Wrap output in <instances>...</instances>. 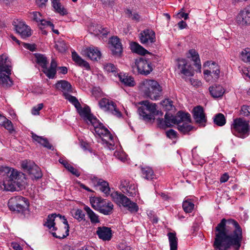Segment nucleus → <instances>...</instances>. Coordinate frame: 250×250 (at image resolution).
Returning <instances> with one entry per match:
<instances>
[{"label":"nucleus","mask_w":250,"mask_h":250,"mask_svg":"<svg viewBox=\"0 0 250 250\" xmlns=\"http://www.w3.org/2000/svg\"><path fill=\"white\" fill-rule=\"evenodd\" d=\"M213 246L215 250H229L231 247L238 250L242 241V229L235 220L223 218L215 229Z\"/></svg>","instance_id":"nucleus-1"},{"label":"nucleus","mask_w":250,"mask_h":250,"mask_svg":"<svg viewBox=\"0 0 250 250\" xmlns=\"http://www.w3.org/2000/svg\"><path fill=\"white\" fill-rule=\"evenodd\" d=\"M58 220L62 221L64 224L63 232H61L60 230L57 232H52V234L54 237L58 238H64L69 235V226L66 219L64 216H62L60 214H52L49 215L47 218V221L44 224V226H46L48 229L53 230H57V228L55 227V221Z\"/></svg>","instance_id":"nucleus-2"},{"label":"nucleus","mask_w":250,"mask_h":250,"mask_svg":"<svg viewBox=\"0 0 250 250\" xmlns=\"http://www.w3.org/2000/svg\"><path fill=\"white\" fill-rule=\"evenodd\" d=\"M139 104H141L138 111L140 117L146 122H149L152 120H154V116L160 115L162 116L163 113L156 109V104L154 103H150L148 101H144Z\"/></svg>","instance_id":"nucleus-3"},{"label":"nucleus","mask_w":250,"mask_h":250,"mask_svg":"<svg viewBox=\"0 0 250 250\" xmlns=\"http://www.w3.org/2000/svg\"><path fill=\"white\" fill-rule=\"evenodd\" d=\"M231 131L235 136L244 139L247 137L250 133V122L243 118L234 119L231 125Z\"/></svg>","instance_id":"nucleus-4"},{"label":"nucleus","mask_w":250,"mask_h":250,"mask_svg":"<svg viewBox=\"0 0 250 250\" xmlns=\"http://www.w3.org/2000/svg\"><path fill=\"white\" fill-rule=\"evenodd\" d=\"M141 89L146 97L153 100L157 99L161 96L162 91L161 86L154 80L144 81Z\"/></svg>","instance_id":"nucleus-5"},{"label":"nucleus","mask_w":250,"mask_h":250,"mask_svg":"<svg viewBox=\"0 0 250 250\" xmlns=\"http://www.w3.org/2000/svg\"><path fill=\"white\" fill-rule=\"evenodd\" d=\"M90 202L94 209L104 215H109L113 212L114 206L109 201L100 197H94L90 198Z\"/></svg>","instance_id":"nucleus-6"},{"label":"nucleus","mask_w":250,"mask_h":250,"mask_svg":"<svg viewBox=\"0 0 250 250\" xmlns=\"http://www.w3.org/2000/svg\"><path fill=\"white\" fill-rule=\"evenodd\" d=\"M112 200L119 206H123L124 207L132 213L137 212L139 210V207L137 204L131 201L124 194L122 193L116 191L112 193L111 195Z\"/></svg>","instance_id":"nucleus-7"},{"label":"nucleus","mask_w":250,"mask_h":250,"mask_svg":"<svg viewBox=\"0 0 250 250\" xmlns=\"http://www.w3.org/2000/svg\"><path fill=\"white\" fill-rule=\"evenodd\" d=\"M8 206L11 211L23 213L27 209L29 203L25 198L17 196L12 197L9 200Z\"/></svg>","instance_id":"nucleus-8"},{"label":"nucleus","mask_w":250,"mask_h":250,"mask_svg":"<svg viewBox=\"0 0 250 250\" xmlns=\"http://www.w3.org/2000/svg\"><path fill=\"white\" fill-rule=\"evenodd\" d=\"M205 66H208L209 69L204 71V78L208 82H216L220 77V70L219 65L214 62L207 61Z\"/></svg>","instance_id":"nucleus-9"},{"label":"nucleus","mask_w":250,"mask_h":250,"mask_svg":"<svg viewBox=\"0 0 250 250\" xmlns=\"http://www.w3.org/2000/svg\"><path fill=\"white\" fill-rule=\"evenodd\" d=\"M132 67L134 73L137 72L146 76L153 70L151 63L143 58L136 59Z\"/></svg>","instance_id":"nucleus-10"},{"label":"nucleus","mask_w":250,"mask_h":250,"mask_svg":"<svg viewBox=\"0 0 250 250\" xmlns=\"http://www.w3.org/2000/svg\"><path fill=\"white\" fill-rule=\"evenodd\" d=\"M21 167L27 171L31 178L39 179L42 177L40 168L35 163L30 160H24L22 162Z\"/></svg>","instance_id":"nucleus-11"},{"label":"nucleus","mask_w":250,"mask_h":250,"mask_svg":"<svg viewBox=\"0 0 250 250\" xmlns=\"http://www.w3.org/2000/svg\"><path fill=\"white\" fill-rule=\"evenodd\" d=\"M100 107L104 111H107L117 117H121L122 114L116 107L115 103L112 101L104 98L99 102Z\"/></svg>","instance_id":"nucleus-12"},{"label":"nucleus","mask_w":250,"mask_h":250,"mask_svg":"<svg viewBox=\"0 0 250 250\" xmlns=\"http://www.w3.org/2000/svg\"><path fill=\"white\" fill-rule=\"evenodd\" d=\"M13 25L16 32L18 33L22 39L27 38L31 36V31L30 27L25 24L24 21L20 20L14 21Z\"/></svg>","instance_id":"nucleus-13"},{"label":"nucleus","mask_w":250,"mask_h":250,"mask_svg":"<svg viewBox=\"0 0 250 250\" xmlns=\"http://www.w3.org/2000/svg\"><path fill=\"white\" fill-rule=\"evenodd\" d=\"M94 131L98 136L102 138V140L106 144H109L110 145H113L110 141H112L113 137L107 128H106L103 124H101L98 127H95Z\"/></svg>","instance_id":"nucleus-14"},{"label":"nucleus","mask_w":250,"mask_h":250,"mask_svg":"<svg viewBox=\"0 0 250 250\" xmlns=\"http://www.w3.org/2000/svg\"><path fill=\"white\" fill-rule=\"evenodd\" d=\"M141 42L146 45H149L156 41L155 33L151 29H146L143 30L139 35Z\"/></svg>","instance_id":"nucleus-15"},{"label":"nucleus","mask_w":250,"mask_h":250,"mask_svg":"<svg viewBox=\"0 0 250 250\" xmlns=\"http://www.w3.org/2000/svg\"><path fill=\"white\" fill-rule=\"evenodd\" d=\"M177 61L178 68L182 74L188 77L193 76L194 71L191 65L188 64L186 59H178Z\"/></svg>","instance_id":"nucleus-16"},{"label":"nucleus","mask_w":250,"mask_h":250,"mask_svg":"<svg viewBox=\"0 0 250 250\" xmlns=\"http://www.w3.org/2000/svg\"><path fill=\"white\" fill-rule=\"evenodd\" d=\"M193 112L195 122L201 126H205L207 119L203 108L201 106H197L193 108Z\"/></svg>","instance_id":"nucleus-17"},{"label":"nucleus","mask_w":250,"mask_h":250,"mask_svg":"<svg viewBox=\"0 0 250 250\" xmlns=\"http://www.w3.org/2000/svg\"><path fill=\"white\" fill-rule=\"evenodd\" d=\"M236 22L241 26L250 25V9L246 8L241 11L236 17Z\"/></svg>","instance_id":"nucleus-18"},{"label":"nucleus","mask_w":250,"mask_h":250,"mask_svg":"<svg viewBox=\"0 0 250 250\" xmlns=\"http://www.w3.org/2000/svg\"><path fill=\"white\" fill-rule=\"evenodd\" d=\"M110 42L112 54L116 57H121L123 52V47L119 38L117 37H113L110 39Z\"/></svg>","instance_id":"nucleus-19"},{"label":"nucleus","mask_w":250,"mask_h":250,"mask_svg":"<svg viewBox=\"0 0 250 250\" xmlns=\"http://www.w3.org/2000/svg\"><path fill=\"white\" fill-rule=\"evenodd\" d=\"M171 124H181L184 122H190V116L188 113H184L179 111L175 116H172L170 114Z\"/></svg>","instance_id":"nucleus-20"},{"label":"nucleus","mask_w":250,"mask_h":250,"mask_svg":"<svg viewBox=\"0 0 250 250\" xmlns=\"http://www.w3.org/2000/svg\"><path fill=\"white\" fill-rule=\"evenodd\" d=\"M11 62L6 55L2 54L0 56V72L11 74Z\"/></svg>","instance_id":"nucleus-21"},{"label":"nucleus","mask_w":250,"mask_h":250,"mask_svg":"<svg viewBox=\"0 0 250 250\" xmlns=\"http://www.w3.org/2000/svg\"><path fill=\"white\" fill-rule=\"evenodd\" d=\"M84 55L93 61H97L101 58V53L96 47H89L84 51Z\"/></svg>","instance_id":"nucleus-22"},{"label":"nucleus","mask_w":250,"mask_h":250,"mask_svg":"<svg viewBox=\"0 0 250 250\" xmlns=\"http://www.w3.org/2000/svg\"><path fill=\"white\" fill-rule=\"evenodd\" d=\"M96 233L99 238L104 241H109L112 237L111 228L106 227H98Z\"/></svg>","instance_id":"nucleus-23"},{"label":"nucleus","mask_w":250,"mask_h":250,"mask_svg":"<svg viewBox=\"0 0 250 250\" xmlns=\"http://www.w3.org/2000/svg\"><path fill=\"white\" fill-rule=\"evenodd\" d=\"M92 180L95 186L100 187V190L106 196L109 194L110 188L107 182L97 177H94Z\"/></svg>","instance_id":"nucleus-24"},{"label":"nucleus","mask_w":250,"mask_h":250,"mask_svg":"<svg viewBox=\"0 0 250 250\" xmlns=\"http://www.w3.org/2000/svg\"><path fill=\"white\" fill-rule=\"evenodd\" d=\"M55 87L63 92L64 96L69 93L72 92V86L70 83L66 81H59L55 84Z\"/></svg>","instance_id":"nucleus-25"},{"label":"nucleus","mask_w":250,"mask_h":250,"mask_svg":"<svg viewBox=\"0 0 250 250\" xmlns=\"http://www.w3.org/2000/svg\"><path fill=\"white\" fill-rule=\"evenodd\" d=\"M209 92L212 97L218 98L222 97L225 93V89L220 84H214L209 87Z\"/></svg>","instance_id":"nucleus-26"},{"label":"nucleus","mask_w":250,"mask_h":250,"mask_svg":"<svg viewBox=\"0 0 250 250\" xmlns=\"http://www.w3.org/2000/svg\"><path fill=\"white\" fill-rule=\"evenodd\" d=\"M57 66V62L54 59H52L49 68H47L46 65L45 67L43 68L42 71L48 78L49 79H53L54 78L56 74Z\"/></svg>","instance_id":"nucleus-27"},{"label":"nucleus","mask_w":250,"mask_h":250,"mask_svg":"<svg viewBox=\"0 0 250 250\" xmlns=\"http://www.w3.org/2000/svg\"><path fill=\"white\" fill-rule=\"evenodd\" d=\"M72 60L77 65L80 67H83L86 70L90 68L89 64L83 60L75 51L72 52Z\"/></svg>","instance_id":"nucleus-28"},{"label":"nucleus","mask_w":250,"mask_h":250,"mask_svg":"<svg viewBox=\"0 0 250 250\" xmlns=\"http://www.w3.org/2000/svg\"><path fill=\"white\" fill-rule=\"evenodd\" d=\"M10 74L5 72H0V85L2 87L8 88L13 84V82L9 77Z\"/></svg>","instance_id":"nucleus-29"},{"label":"nucleus","mask_w":250,"mask_h":250,"mask_svg":"<svg viewBox=\"0 0 250 250\" xmlns=\"http://www.w3.org/2000/svg\"><path fill=\"white\" fill-rule=\"evenodd\" d=\"M32 137L33 140L38 143L41 144L44 147L48 149H51L52 146L49 143L47 139L45 138H43L42 136H39L34 133H31Z\"/></svg>","instance_id":"nucleus-30"},{"label":"nucleus","mask_w":250,"mask_h":250,"mask_svg":"<svg viewBox=\"0 0 250 250\" xmlns=\"http://www.w3.org/2000/svg\"><path fill=\"white\" fill-rule=\"evenodd\" d=\"M21 186L20 183H16V182L7 179L3 180V186L6 190L15 191L17 190V188H20Z\"/></svg>","instance_id":"nucleus-31"},{"label":"nucleus","mask_w":250,"mask_h":250,"mask_svg":"<svg viewBox=\"0 0 250 250\" xmlns=\"http://www.w3.org/2000/svg\"><path fill=\"white\" fill-rule=\"evenodd\" d=\"M188 58H191L192 60L195 62L194 65L199 69L201 68V64L199 54L194 49H190L188 51Z\"/></svg>","instance_id":"nucleus-32"},{"label":"nucleus","mask_w":250,"mask_h":250,"mask_svg":"<svg viewBox=\"0 0 250 250\" xmlns=\"http://www.w3.org/2000/svg\"><path fill=\"white\" fill-rule=\"evenodd\" d=\"M92 224H97L100 222L99 216L96 214L89 207L85 206L83 208Z\"/></svg>","instance_id":"nucleus-33"},{"label":"nucleus","mask_w":250,"mask_h":250,"mask_svg":"<svg viewBox=\"0 0 250 250\" xmlns=\"http://www.w3.org/2000/svg\"><path fill=\"white\" fill-rule=\"evenodd\" d=\"M170 250H177L178 238L175 232H168L167 233Z\"/></svg>","instance_id":"nucleus-34"},{"label":"nucleus","mask_w":250,"mask_h":250,"mask_svg":"<svg viewBox=\"0 0 250 250\" xmlns=\"http://www.w3.org/2000/svg\"><path fill=\"white\" fill-rule=\"evenodd\" d=\"M119 78L120 81L126 86H133L135 84L134 79L130 76L120 74Z\"/></svg>","instance_id":"nucleus-35"},{"label":"nucleus","mask_w":250,"mask_h":250,"mask_svg":"<svg viewBox=\"0 0 250 250\" xmlns=\"http://www.w3.org/2000/svg\"><path fill=\"white\" fill-rule=\"evenodd\" d=\"M130 48L132 52L141 55H145L148 53L143 47L135 42L131 43Z\"/></svg>","instance_id":"nucleus-36"},{"label":"nucleus","mask_w":250,"mask_h":250,"mask_svg":"<svg viewBox=\"0 0 250 250\" xmlns=\"http://www.w3.org/2000/svg\"><path fill=\"white\" fill-rule=\"evenodd\" d=\"M52 6L55 11L61 15H65L67 14V10L62 5L59 0H53L52 1Z\"/></svg>","instance_id":"nucleus-37"},{"label":"nucleus","mask_w":250,"mask_h":250,"mask_svg":"<svg viewBox=\"0 0 250 250\" xmlns=\"http://www.w3.org/2000/svg\"><path fill=\"white\" fill-rule=\"evenodd\" d=\"M59 162L63 165L64 167L72 174L76 176L77 177H79L80 176V174L78 170L75 168L71 165L68 164V163L66 160L61 158L59 160Z\"/></svg>","instance_id":"nucleus-38"},{"label":"nucleus","mask_w":250,"mask_h":250,"mask_svg":"<svg viewBox=\"0 0 250 250\" xmlns=\"http://www.w3.org/2000/svg\"><path fill=\"white\" fill-rule=\"evenodd\" d=\"M170 117V114L167 113L165 115V121H164L162 118H158L157 119V122L159 126L162 128L170 127L171 126V124Z\"/></svg>","instance_id":"nucleus-39"},{"label":"nucleus","mask_w":250,"mask_h":250,"mask_svg":"<svg viewBox=\"0 0 250 250\" xmlns=\"http://www.w3.org/2000/svg\"><path fill=\"white\" fill-rule=\"evenodd\" d=\"M91 30L93 31V33L95 36H104L107 34L108 31L106 28H104L100 25H97L93 26Z\"/></svg>","instance_id":"nucleus-40"},{"label":"nucleus","mask_w":250,"mask_h":250,"mask_svg":"<svg viewBox=\"0 0 250 250\" xmlns=\"http://www.w3.org/2000/svg\"><path fill=\"white\" fill-rule=\"evenodd\" d=\"M142 172L144 177L147 180H152L154 178L155 175L152 168L148 167L142 168Z\"/></svg>","instance_id":"nucleus-41"},{"label":"nucleus","mask_w":250,"mask_h":250,"mask_svg":"<svg viewBox=\"0 0 250 250\" xmlns=\"http://www.w3.org/2000/svg\"><path fill=\"white\" fill-rule=\"evenodd\" d=\"M123 192L129 196L134 197L138 193V190L136 186L131 184L125 189H123Z\"/></svg>","instance_id":"nucleus-42"},{"label":"nucleus","mask_w":250,"mask_h":250,"mask_svg":"<svg viewBox=\"0 0 250 250\" xmlns=\"http://www.w3.org/2000/svg\"><path fill=\"white\" fill-rule=\"evenodd\" d=\"M213 122L215 125L219 126L225 125L226 123L224 115L220 113L215 115L213 118Z\"/></svg>","instance_id":"nucleus-43"},{"label":"nucleus","mask_w":250,"mask_h":250,"mask_svg":"<svg viewBox=\"0 0 250 250\" xmlns=\"http://www.w3.org/2000/svg\"><path fill=\"white\" fill-rule=\"evenodd\" d=\"M125 14L126 17L131 20L136 22L140 21L141 17L137 12L127 9L125 11Z\"/></svg>","instance_id":"nucleus-44"},{"label":"nucleus","mask_w":250,"mask_h":250,"mask_svg":"<svg viewBox=\"0 0 250 250\" xmlns=\"http://www.w3.org/2000/svg\"><path fill=\"white\" fill-rule=\"evenodd\" d=\"M80 116L83 117L85 120H87L89 117L92 115L90 113V109L88 107L82 108L81 107L77 108Z\"/></svg>","instance_id":"nucleus-45"},{"label":"nucleus","mask_w":250,"mask_h":250,"mask_svg":"<svg viewBox=\"0 0 250 250\" xmlns=\"http://www.w3.org/2000/svg\"><path fill=\"white\" fill-rule=\"evenodd\" d=\"M194 204L190 200H187L183 203V208L187 213L191 212L193 209Z\"/></svg>","instance_id":"nucleus-46"},{"label":"nucleus","mask_w":250,"mask_h":250,"mask_svg":"<svg viewBox=\"0 0 250 250\" xmlns=\"http://www.w3.org/2000/svg\"><path fill=\"white\" fill-rule=\"evenodd\" d=\"M189 123L190 122H184L182 125L180 124L178 125V130L184 133L190 131L192 129V127L189 125Z\"/></svg>","instance_id":"nucleus-47"},{"label":"nucleus","mask_w":250,"mask_h":250,"mask_svg":"<svg viewBox=\"0 0 250 250\" xmlns=\"http://www.w3.org/2000/svg\"><path fill=\"white\" fill-rule=\"evenodd\" d=\"M8 180H10L12 181L16 182V183H20L19 182V175L18 172L15 170L14 169H11L9 173L8 176L5 178Z\"/></svg>","instance_id":"nucleus-48"},{"label":"nucleus","mask_w":250,"mask_h":250,"mask_svg":"<svg viewBox=\"0 0 250 250\" xmlns=\"http://www.w3.org/2000/svg\"><path fill=\"white\" fill-rule=\"evenodd\" d=\"M55 47L59 52L62 53L64 52L67 48L65 42L62 40L56 42Z\"/></svg>","instance_id":"nucleus-49"},{"label":"nucleus","mask_w":250,"mask_h":250,"mask_svg":"<svg viewBox=\"0 0 250 250\" xmlns=\"http://www.w3.org/2000/svg\"><path fill=\"white\" fill-rule=\"evenodd\" d=\"M241 58L245 62L250 63V49L246 48L242 51L241 53Z\"/></svg>","instance_id":"nucleus-50"},{"label":"nucleus","mask_w":250,"mask_h":250,"mask_svg":"<svg viewBox=\"0 0 250 250\" xmlns=\"http://www.w3.org/2000/svg\"><path fill=\"white\" fill-rule=\"evenodd\" d=\"M36 58L37 63L40 64L42 68L45 67L47 63L46 57L42 54H37L36 55Z\"/></svg>","instance_id":"nucleus-51"},{"label":"nucleus","mask_w":250,"mask_h":250,"mask_svg":"<svg viewBox=\"0 0 250 250\" xmlns=\"http://www.w3.org/2000/svg\"><path fill=\"white\" fill-rule=\"evenodd\" d=\"M66 99L72 103L76 108L81 107V104L75 97L72 96L68 93L64 96Z\"/></svg>","instance_id":"nucleus-52"},{"label":"nucleus","mask_w":250,"mask_h":250,"mask_svg":"<svg viewBox=\"0 0 250 250\" xmlns=\"http://www.w3.org/2000/svg\"><path fill=\"white\" fill-rule=\"evenodd\" d=\"M73 217L79 221L85 220V214L82 210L80 209H78L75 210V213L73 214Z\"/></svg>","instance_id":"nucleus-53"},{"label":"nucleus","mask_w":250,"mask_h":250,"mask_svg":"<svg viewBox=\"0 0 250 250\" xmlns=\"http://www.w3.org/2000/svg\"><path fill=\"white\" fill-rule=\"evenodd\" d=\"M104 69L107 73L116 72L117 68L116 66L112 63H106L103 64Z\"/></svg>","instance_id":"nucleus-54"},{"label":"nucleus","mask_w":250,"mask_h":250,"mask_svg":"<svg viewBox=\"0 0 250 250\" xmlns=\"http://www.w3.org/2000/svg\"><path fill=\"white\" fill-rule=\"evenodd\" d=\"M11 169V168L8 167H0V175L3 177L4 180L8 176Z\"/></svg>","instance_id":"nucleus-55"},{"label":"nucleus","mask_w":250,"mask_h":250,"mask_svg":"<svg viewBox=\"0 0 250 250\" xmlns=\"http://www.w3.org/2000/svg\"><path fill=\"white\" fill-rule=\"evenodd\" d=\"M163 106L166 110L168 111L172 110L174 108L172 102L168 99H166L163 101Z\"/></svg>","instance_id":"nucleus-56"},{"label":"nucleus","mask_w":250,"mask_h":250,"mask_svg":"<svg viewBox=\"0 0 250 250\" xmlns=\"http://www.w3.org/2000/svg\"><path fill=\"white\" fill-rule=\"evenodd\" d=\"M88 121L90 122V123L93 125L94 127V129L95 128V127L98 126L102 123H100L97 119L92 114L89 117V118L87 120Z\"/></svg>","instance_id":"nucleus-57"},{"label":"nucleus","mask_w":250,"mask_h":250,"mask_svg":"<svg viewBox=\"0 0 250 250\" xmlns=\"http://www.w3.org/2000/svg\"><path fill=\"white\" fill-rule=\"evenodd\" d=\"M250 114V106L243 105L240 111V114L243 116H248Z\"/></svg>","instance_id":"nucleus-58"},{"label":"nucleus","mask_w":250,"mask_h":250,"mask_svg":"<svg viewBox=\"0 0 250 250\" xmlns=\"http://www.w3.org/2000/svg\"><path fill=\"white\" fill-rule=\"evenodd\" d=\"M43 104H39L35 106L32 109V114L34 115H39L40 111L43 108Z\"/></svg>","instance_id":"nucleus-59"},{"label":"nucleus","mask_w":250,"mask_h":250,"mask_svg":"<svg viewBox=\"0 0 250 250\" xmlns=\"http://www.w3.org/2000/svg\"><path fill=\"white\" fill-rule=\"evenodd\" d=\"M5 129L11 132L14 130L13 125L12 122L7 119L5 123L2 125Z\"/></svg>","instance_id":"nucleus-60"},{"label":"nucleus","mask_w":250,"mask_h":250,"mask_svg":"<svg viewBox=\"0 0 250 250\" xmlns=\"http://www.w3.org/2000/svg\"><path fill=\"white\" fill-rule=\"evenodd\" d=\"M166 135L170 139H174L177 137V132L173 129H170L166 132Z\"/></svg>","instance_id":"nucleus-61"},{"label":"nucleus","mask_w":250,"mask_h":250,"mask_svg":"<svg viewBox=\"0 0 250 250\" xmlns=\"http://www.w3.org/2000/svg\"><path fill=\"white\" fill-rule=\"evenodd\" d=\"M130 184L129 182L126 180H122L121 181L120 189L123 191V189H125Z\"/></svg>","instance_id":"nucleus-62"},{"label":"nucleus","mask_w":250,"mask_h":250,"mask_svg":"<svg viewBox=\"0 0 250 250\" xmlns=\"http://www.w3.org/2000/svg\"><path fill=\"white\" fill-rule=\"evenodd\" d=\"M32 14L33 15L32 18L34 21L38 22H40L42 20L41 18L42 16L40 13L38 12H33Z\"/></svg>","instance_id":"nucleus-63"},{"label":"nucleus","mask_w":250,"mask_h":250,"mask_svg":"<svg viewBox=\"0 0 250 250\" xmlns=\"http://www.w3.org/2000/svg\"><path fill=\"white\" fill-rule=\"evenodd\" d=\"M40 22L42 25L49 26L51 28H53L54 27V24L49 21H47L42 19L40 21Z\"/></svg>","instance_id":"nucleus-64"}]
</instances>
